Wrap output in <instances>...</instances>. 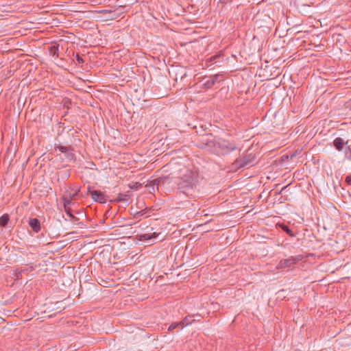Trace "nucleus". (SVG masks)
I'll return each mask as SVG.
<instances>
[{
  "instance_id": "1",
  "label": "nucleus",
  "mask_w": 351,
  "mask_h": 351,
  "mask_svg": "<svg viewBox=\"0 0 351 351\" xmlns=\"http://www.w3.org/2000/svg\"><path fill=\"white\" fill-rule=\"evenodd\" d=\"M198 180L199 173L196 169L184 168L180 170V176L176 182V195L179 204H189V199L195 197Z\"/></svg>"
},
{
  "instance_id": "2",
  "label": "nucleus",
  "mask_w": 351,
  "mask_h": 351,
  "mask_svg": "<svg viewBox=\"0 0 351 351\" xmlns=\"http://www.w3.org/2000/svg\"><path fill=\"white\" fill-rule=\"evenodd\" d=\"M256 163V152L253 147H250L243 156V168L250 167Z\"/></svg>"
},
{
  "instance_id": "3",
  "label": "nucleus",
  "mask_w": 351,
  "mask_h": 351,
  "mask_svg": "<svg viewBox=\"0 0 351 351\" xmlns=\"http://www.w3.org/2000/svg\"><path fill=\"white\" fill-rule=\"evenodd\" d=\"M302 258L303 256L302 255H298L296 256H291L288 258L282 259L278 263L276 267L278 269H285L290 267L299 263L300 261L302 260Z\"/></svg>"
},
{
  "instance_id": "4",
  "label": "nucleus",
  "mask_w": 351,
  "mask_h": 351,
  "mask_svg": "<svg viewBox=\"0 0 351 351\" xmlns=\"http://www.w3.org/2000/svg\"><path fill=\"white\" fill-rule=\"evenodd\" d=\"M88 193L91 195V197L95 202L104 204L108 200V197L103 192L97 190H91L90 186L88 187Z\"/></svg>"
},
{
  "instance_id": "5",
  "label": "nucleus",
  "mask_w": 351,
  "mask_h": 351,
  "mask_svg": "<svg viewBox=\"0 0 351 351\" xmlns=\"http://www.w3.org/2000/svg\"><path fill=\"white\" fill-rule=\"evenodd\" d=\"M56 149H58L61 153L64 154L66 158L71 161L75 159V154L72 152L73 149L71 146H62L59 145L55 147Z\"/></svg>"
},
{
  "instance_id": "6",
  "label": "nucleus",
  "mask_w": 351,
  "mask_h": 351,
  "mask_svg": "<svg viewBox=\"0 0 351 351\" xmlns=\"http://www.w3.org/2000/svg\"><path fill=\"white\" fill-rule=\"evenodd\" d=\"M217 144L218 147L221 150L223 154H227L236 149L234 144L225 140H220Z\"/></svg>"
},
{
  "instance_id": "7",
  "label": "nucleus",
  "mask_w": 351,
  "mask_h": 351,
  "mask_svg": "<svg viewBox=\"0 0 351 351\" xmlns=\"http://www.w3.org/2000/svg\"><path fill=\"white\" fill-rule=\"evenodd\" d=\"M223 80L224 79L222 74H216L210 76V78L204 83L203 86L205 88L208 89L210 88L216 82H220Z\"/></svg>"
},
{
  "instance_id": "8",
  "label": "nucleus",
  "mask_w": 351,
  "mask_h": 351,
  "mask_svg": "<svg viewBox=\"0 0 351 351\" xmlns=\"http://www.w3.org/2000/svg\"><path fill=\"white\" fill-rule=\"evenodd\" d=\"M35 266L31 265L28 267L18 268L15 270V276L17 278H21L23 274L33 271L35 269Z\"/></svg>"
},
{
  "instance_id": "9",
  "label": "nucleus",
  "mask_w": 351,
  "mask_h": 351,
  "mask_svg": "<svg viewBox=\"0 0 351 351\" xmlns=\"http://www.w3.org/2000/svg\"><path fill=\"white\" fill-rule=\"evenodd\" d=\"M29 225L34 232H38L40 230L41 226L40 221L37 218H31L29 220Z\"/></svg>"
},
{
  "instance_id": "10",
  "label": "nucleus",
  "mask_w": 351,
  "mask_h": 351,
  "mask_svg": "<svg viewBox=\"0 0 351 351\" xmlns=\"http://www.w3.org/2000/svg\"><path fill=\"white\" fill-rule=\"evenodd\" d=\"M48 51L50 56H52L55 58H58L59 56V45L57 43L52 44L51 46L48 47Z\"/></svg>"
},
{
  "instance_id": "11",
  "label": "nucleus",
  "mask_w": 351,
  "mask_h": 351,
  "mask_svg": "<svg viewBox=\"0 0 351 351\" xmlns=\"http://www.w3.org/2000/svg\"><path fill=\"white\" fill-rule=\"evenodd\" d=\"M346 143L343 139L340 137L336 138L333 141V145L338 151H341Z\"/></svg>"
},
{
  "instance_id": "12",
  "label": "nucleus",
  "mask_w": 351,
  "mask_h": 351,
  "mask_svg": "<svg viewBox=\"0 0 351 351\" xmlns=\"http://www.w3.org/2000/svg\"><path fill=\"white\" fill-rule=\"evenodd\" d=\"M130 196L131 194L130 192L126 193H119L114 201L117 202H126L130 199Z\"/></svg>"
},
{
  "instance_id": "13",
  "label": "nucleus",
  "mask_w": 351,
  "mask_h": 351,
  "mask_svg": "<svg viewBox=\"0 0 351 351\" xmlns=\"http://www.w3.org/2000/svg\"><path fill=\"white\" fill-rule=\"evenodd\" d=\"M10 220V215L8 213L3 214L0 217V226L5 227Z\"/></svg>"
},
{
  "instance_id": "14",
  "label": "nucleus",
  "mask_w": 351,
  "mask_h": 351,
  "mask_svg": "<svg viewBox=\"0 0 351 351\" xmlns=\"http://www.w3.org/2000/svg\"><path fill=\"white\" fill-rule=\"evenodd\" d=\"M221 56V53H219V54H217L215 56H211L206 62V66H210L217 63V59L219 58Z\"/></svg>"
},
{
  "instance_id": "15",
  "label": "nucleus",
  "mask_w": 351,
  "mask_h": 351,
  "mask_svg": "<svg viewBox=\"0 0 351 351\" xmlns=\"http://www.w3.org/2000/svg\"><path fill=\"white\" fill-rule=\"evenodd\" d=\"M193 318V316L191 315H187L186 316L182 321H181V324H182V327H184L189 324H191L192 323V322L193 321V319H192Z\"/></svg>"
},
{
  "instance_id": "16",
  "label": "nucleus",
  "mask_w": 351,
  "mask_h": 351,
  "mask_svg": "<svg viewBox=\"0 0 351 351\" xmlns=\"http://www.w3.org/2000/svg\"><path fill=\"white\" fill-rule=\"evenodd\" d=\"M62 200L63 202L64 207H67L71 206L73 199H71L69 196L64 195L62 198Z\"/></svg>"
},
{
  "instance_id": "17",
  "label": "nucleus",
  "mask_w": 351,
  "mask_h": 351,
  "mask_svg": "<svg viewBox=\"0 0 351 351\" xmlns=\"http://www.w3.org/2000/svg\"><path fill=\"white\" fill-rule=\"evenodd\" d=\"M180 328V329H182L184 327H182L181 322H173L172 323L168 328L169 331H173L174 329Z\"/></svg>"
},
{
  "instance_id": "18",
  "label": "nucleus",
  "mask_w": 351,
  "mask_h": 351,
  "mask_svg": "<svg viewBox=\"0 0 351 351\" xmlns=\"http://www.w3.org/2000/svg\"><path fill=\"white\" fill-rule=\"evenodd\" d=\"M156 233H153V234H142L141 235V240H143V241H147V240H149L152 238H156Z\"/></svg>"
},
{
  "instance_id": "19",
  "label": "nucleus",
  "mask_w": 351,
  "mask_h": 351,
  "mask_svg": "<svg viewBox=\"0 0 351 351\" xmlns=\"http://www.w3.org/2000/svg\"><path fill=\"white\" fill-rule=\"evenodd\" d=\"M147 210L146 209L141 210L140 211H137L134 214V218L138 219V221L141 220V217L143 216L145 214H146Z\"/></svg>"
},
{
  "instance_id": "20",
  "label": "nucleus",
  "mask_w": 351,
  "mask_h": 351,
  "mask_svg": "<svg viewBox=\"0 0 351 351\" xmlns=\"http://www.w3.org/2000/svg\"><path fill=\"white\" fill-rule=\"evenodd\" d=\"M64 211L71 218L75 219V217L72 214V210L70 206L64 207Z\"/></svg>"
},
{
  "instance_id": "21",
  "label": "nucleus",
  "mask_w": 351,
  "mask_h": 351,
  "mask_svg": "<svg viewBox=\"0 0 351 351\" xmlns=\"http://www.w3.org/2000/svg\"><path fill=\"white\" fill-rule=\"evenodd\" d=\"M162 180V178H159L158 179H155L152 182V187L153 189V190L154 191V186L156 185L157 186V189H158V185L160 184V182Z\"/></svg>"
},
{
  "instance_id": "22",
  "label": "nucleus",
  "mask_w": 351,
  "mask_h": 351,
  "mask_svg": "<svg viewBox=\"0 0 351 351\" xmlns=\"http://www.w3.org/2000/svg\"><path fill=\"white\" fill-rule=\"evenodd\" d=\"M282 229L286 232L289 235L291 236V237H293L294 234H293L292 232V230L287 226L285 225H283L282 226Z\"/></svg>"
},
{
  "instance_id": "23",
  "label": "nucleus",
  "mask_w": 351,
  "mask_h": 351,
  "mask_svg": "<svg viewBox=\"0 0 351 351\" xmlns=\"http://www.w3.org/2000/svg\"><path fill=\"white\" fill-rule=\"evenodd\" d=\"M256 104L255 102H252L246 105L245 109L247 110V113L250 112V110H252L253 108L256 106Z\"/></svg>"
},
{
  "instance_id": "24",
  "label": "nucleus",
  "mask_w": 351,
  "mask_h": 351,
  "mask_svg": "<svg viewBox=\"0 0 351 351\" xmlns=\"http://www.w3.org/2000/svg\"><path fill=\"white\" fill-rule=\"evenodd\" d=\"M75 59L78 64H83L84 62V59L78 53L75 55Z\"/></svg>"
},
{
  "instance_id": "25",
  "label": "nucleus",
  "mask_w": 351,
  "mask_h": 351,
  "mask_svg": "<svg viewBox=\"0 0 351 351\" xmlns=\"http://www.w3.org/2000/svg\"><path fill=\"white\" fill-rule=\"evenodd\" d=\"M80 191V189H76L75 193H73V194H69V197L73 199H75V197L77 196L78 192Z\"/></svg>"
},
{
  "instance_id": "26",
  "label": "nucleus",
  "mask_w": 351,
  "mask_h": 351,
  "mask_svg": "<svg viewBox=\"0 0 351 351\" xmlns=\"http://www.w3.org/2000/svg\"><path fill=\"white\" fill-rule=\"evenodd\" d=\"M346 182L348 184L351 185V175H349L346 178Z\"/></svg>"
},
{
  "instance_id": "27",
  "label": "nucleus",
  "mask_w": 351,
  "mask_h": 351,
  "mask_svg": "<svg viewBox=\"0 0 351 351\" xmlns=\"http://www.w3.org/2000/svg\"><path fill=\"white\" fill-rule=\"evenodd\" d=\"M233 0H220V2L222 3V4H227L231 1H232Z\"/></svg>"
},
{
  "instance_id": "28",
  "label": "nucleus",
  "mask_w": 351,
  "mask_h": 351,
  "mask_svg": "<svg viewBox=\"0 0 351 351\" xmlns=\"http://www.w3.org/2000/svg\"><path fill=\"white\" fill-rule=\"evenodd\" d=\"M203 142L205 143L206 145H208L210 143H211V141L209 138H206L203 140Z\"/></svg>"
},
{
  "instance_id": "29",
  "label": "nucleus",
  "mask_w": 351,
  "mask_h": 351,
  "mask_svg": "<svg viewBox=\"0 0 351 351\" xmlns=\"http://www.w3.org/2000/svg\"><path fill=\"white\" fill-rule=\"evenodd\" d=\"M235 165L237 168L241 167V162L240 161H239L238 160L236 161Z\"/></svg>"
},
{
  "instance_id": "30",
  "label": "nucleus",
  "mask_w": 351,
  "mask_h": 351,
  "mask_svg": "<svg viewBox=\"0 0 351 351\" xmlns=\"http://www.w3.org/2000/svg\"><path fill=\"white\" fill-rule=\"evenodd\" d=\"M101 12H102V13H111V12H112V11H111V10H103V11H101Z\"/></svg>"
},
{
  "instance_id": "31",
  "label": "nucleus",
  "mask_w": 351,
  "mask_h": 351,
  "mask_svg": "<svg viewBox=\"0 0 351 351\" xmlns=\"http://www.w3.org/2000/svg\"><path fill=\"white\" fill-rule=\"evenodd\" d=\"M73 222L78 221V219L75 217V219H71Z\"/></svg>"
},
{
  "instance_id": "32",
  "label": "nucleus",
  "mask_w": 351,
  "mask_h": 351,
  "mask_svg": "<svg viewBox=\"0 0 351 351\" xmlns=\"http://www.w3.org/2000/svg\"><path fill=\"white\" fill-rule=\"evenodd\" d=\"M237 317H235V319L232 321V324L236 322V319H237Z\"/></svg>"
},
{
  "instance_id": "33",
  "label": "nucleus",
  "mask_w": 351,
  "mask_h": 351,
  "mask_svg": "<svg viewBox=\"0 0 351 351\" xmlns=\"http://www.w3.org/2000/svg\"><path fill=\"white\" fill-rule=\"evenodd\" d=\"M206 136H211L212 135L210 134H208Z\"/></svg>"
}]
</instances>
